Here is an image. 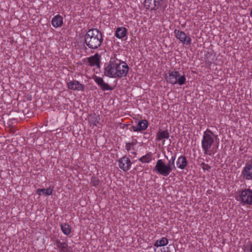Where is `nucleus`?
I'll list each match as a JSON object with an SVG mask.
<instances>
[{
    "mask_svg": "<svg viewBox=\"0 0 252 252\" xmlns=\"http://www.w3.org/2000/svg\"><path fill=\"white\" fill-rule=\"evenodd\" d=\"M131 162L126 156H124L118 160V166L124 172L129 170L131 166Z\"/></svg>",
    "mask_w": 252,
    "mask_h": 252,
    "instance_id": "8",
    "label": "nucleus"
},
{
    "mask_svg": "<svg viewBox=\"0 0 252 252\" xmlns=\"http://www.w3.org/2000/svg\"><path fill=\"white\" fill-rule=\"evenodd\" d=\"M179 71L174 70H169L168 72L165 74L164 77L167 83L176 84L177 77H178Z\"/></svg>",
    "mask_w": 252,
    "mask_h": 252,
    "instance_id": "9",
    "label": "nucleus"
},
{
    "mask_svg": "<svg viewBox=\"0 0 252 252\" xmlns=\"http://www.w3.org/2000/svg\"><path fill=\"white\" fill-rule=\"evenodd\" d=\"M200 166L204 171H209L211 169V166L204 162H202Z\"/></svg>",
    "mask_w": 252,
    "mask_h": 252,
    "instance_id": "29",
    "label": "nucleus"
},
{
    "mask_svg": "<svg viewBox=\"0 0 252 252\" xmlns=\"http://www.w3.org/2000/svg\"><path fill=\"white\" fill-rule=\"evenodd\" d=\"M170 134L168 130L158 131L157 133L156 140L162 141V145L165 144V139H169Z\"/></svg>",
    "mask_w": 252,
    "mask_h": 252,
    "instance_id": "15",
    "label": "nucleus"
},
{
    "mask_svg": "<svg viewBox=\"0 0 252 252\" xmlns=\"http://www.w3.org/2000/svg\"><path fill=\"white\" fill-rule=\"evenodd\" d=\"M243 250L244 252H252V242L248 243L244 246Z\"/></svg>",
    "mask_w": 252,
    "mask_h": 252,
    "instance_id": "27",
    "label": "nucleus"
},
{
    "mask_svg": "<svg viewBox=\"0 0 252 252\" xmlns=\"http://www.w3.org/2000/svg\"><path fill=\"white\" fill-rule=\"evenodd\" d=\"M136 143V140H135L134 141H133L131 142L126 143L125 148L128 154L133 155L134 156L136 155V150L135 148Z\"/></svg>",
    "mask_w": 252,
    "mask_h": 252,
    "instance_id": "17",
    "label": "nucleus"
},
{
    "mask_svg": "<svg viewBox=\"0 0 252 252\" xmlns=\"http://www.w3.org/2000/svg\"><path fill=\"white\" fill-rule=\"evenodd\" d=\"M188 165V161L185 156H180L176 161L177 167L181 170H184Z\"/></svg>",
    "mask_w": 252,
    "mask_h": 252,
    "instance_id": "14",
    "label": "nucleus"
},
{
    "mask_svg": "<svg viewBox=\"0 0 252 252\" xmlns=\"http://www.w3.org/2000/svg\"><path fill=\"white\" fill-rule=\"evenodd\" d=\"M152 160V154L149 152L141 157L139 160L142 163H149Z\"/></svg>",
    "mask_w": 252,
    "mask_h": 252,
    "instance_id": "23",
    "label": "nucleus"
},
{
    "mask_svg": "<svg viewBox=\"0 0 252 252\" xmlns=\"http://www.w3.org/2000/svg\"><path fill=\"white\" fill-rule=\"evenodd\" d=\"M94 80L103 91H111L113 90V88L107 83H105L101 77L95 76L94 77Z\"/></svg>",
    "mask_w": 252,
    "mask_h": 252,
    "instance_id": "11",
    "label": "nucleus"
},
{
    "mask_svg": "<svg viewBox=\"0 0 252 252\" xmlns=\"http://www.w3.org/2000/svg\"><path fill=\"white\" fill-rule=\"evenodd\" d=\"M250 16H251V17H252V10H251V11L250 12Z\"/></svg>",
    "mask_w": 252,
    "mask_h": 252,
    "instance_id": "33",
    "label": "nucleus"
},
{
    "mask_svg": "<svg viewBox=\"0 0 252 252\" xmlns=\"http://www.w3.org/2000/svg\"><path fill=\"white\" fill-rule=\"evenodd\" d=\"M168 243V240L166 237H162L160 240H157L154 244V246L158 248L166 246Z\"/></svg>",
    "mask_w": 252,
    "mask_h": 252,
    "instance_id": "22",
    "label": "nucleus"
},
{
    "mask_svg": "<svg viewBox=\"0 0 252 252\" xmlns=\"http://www.w3.org/2000/svg\"><path fill=\"white\" fill-rule=\"evenodd\" d=\"M91 184L93 186L95 187H97L99 184V181L98 179L96 177H93L91 179Z\"/></svg>",
    "mask_w": 252,
    "mask_h": 252,
    "instance_id": "28",
    "label": "nucleus"
},
{
    "mask_svg": "<svg viewBox=\"0 0 252 252\" xmlns=\"http://www.w3.org/2000/svg\"><path fill=\"white\" fill-rule=\"evenodd\" d=\"M241 176L247 180H252V162L246 164L241 172Z\"/></svg>",
    "mask_w": 252,
    "mask_h": 252,
    "instance_id": "10",
    "label": "nucleus"
},
{
    "mask_svg": "<svg viewBox=\"0 0 252 252\" xmlns=\"http://www.w3.org/2000/svg\"><path fill=\"white\" fill-rule=\"evenodd\" d=\"M42 189H38L36 190V193L38 194L39 196H41L42 194Z\"/></svg>",
    "mask_w": 252,
    "mask_h": 252,
    "instance_id": "31",
    "label": "nucleus"
},
{
    "mask_svg": "<svg viewBox=\"0 0 252 252\" xmlns=\"http://www.w3.org/2000/svg\"><path fill=\"white\" fill-rule=\"evenodd\" d=\"M61 228L64 235H69L71 233V228L68 223H62L61 224Z\"/></svg>",
    "mask_w": 252,
    "mask_h": 252,
    "instance_id": "21",
    "label": "nucleus"
},
{
    "mask_svg": "<svg viewBox=\"0 0 252 252\" xmlns=\"http://www.w3.org/2000/svg\"><path fill=\"white\" fill-rule=\"evenodd\" d=\"M174 33L176 38L184 45H190L191 44V38L189 35H187L184 32L175 29Z\"/></svg>",
    "mask_w": 252,
    "mask_h": 252,
    "instance_id": "6",
    "label": "nucleus"
},
{
    "mask_svg": "<svg viewBox=\"0 0 252 252\" xmlns=\"http://www.w3.org/2000/svg\"><path fill=\"white\" fill-rule=\"evenodd\" d=\"M100 120V119L99 116H96L94 115L91 117L89 122L91 124L96 126L98 124H99Z\"/></svg>",
    "mask_w": 252,
    "mask_h": 252,
    "instance_id": "25",
    "label": "nucleus"
},
{
    "mask_svg": "<svg viewBox=\"0 0 252 252\" xmlns=\"http://www.w3.org/2000/svg\"><path fill=\"white\" fill-rule=\"evenodd\" d=\"M163 0H145L144 6L150 10H156L160 7Z\"/></svg>",
    "mask_w": 252,
    "mask_h": 252,
    "instance_id": "7",
    "label": "nucleus"
},
{
    "mask_svg": "<svg viewBox=\"0 0 252 252\" xmlns=\"http://www.w3.org/2000/svg\"><path fill=\"white\" fill-rule=\"evenodd\" d=\"M52 26L55 28H58L63 26V18L62 16L57 14L52 18L51 20Z\"/></svg>",
    "mask_w": 252,
    "mask_h": 252,
    "instance_id": "13",
    "label": "nucleus"
},
{
    "mask_svg": "<svg viewBox=\"0 0 252 252\" xmlns=\"http://www.w3.org/2000/svg\"><path fill=\"white\" fill-rule=\"evenodd\" d=\"M217 136L208 128L204 131L201 140V147L204 154L211 156V149L215 142L214 138Z\"/></svg>",
    "mask_w": 252,
    "mask_h": 252,
    "instance_id": "3",
    "label": "nucleus"
},
{
    "mask_svg": "<svg viewBox=\"0 0 252 252\" xmlns=\"http://www.w3.org/2000/svg\"><path fill=\"white\" fill-rule=\"evenodd\" d=\"M55 244L60 252H66L67 247L66 243L65 242H61L59 240H57L55 242Z\"/></svg>",
    "mask_w": 252,
    "mask_h": 252,
    "instance_id": "20",
    "label": "nucleus"
},
{
    "mask_svg": "<svg viewBox=\"0 0 252 252\" xmlns=\"http://www.w3.org/2000/svg\"><path fill=\"white\" fill-rule=\"evenodd\" d=\"M67 87L68 89L73 91H83L84 90V85L77 80L68 82L67 83Z\"/></svg>",
    "mask_w": 252,
    "mask_h": 252,
    "instance_id": "12",
    "label": "nucleus"
},
{
    "mask_svg": "<svg viewBox=\"0 0 252 252\" xmlns=\"http://www.w3.org/2000/svg\"><path fill=\"white\" fill-rule=\"evenodd\" d=\"M89 65L91 66L100 67V56L98 54L89 57L88 60Z\"/></svg>",
    "mask_w": 252,
    "mask_h": 252,
    "instance_id": "16",
    "label": "nucleus"
},
{
    "mask_svg": "<svg viewBox=\"0 0 252 252\" xmlns=\"http://www.w3.org/2000/svg\"><path fill=\"white\" fill-rule=\"evenodd\" d=\"M129 67L125 62L111 59L104 65V74L111 78H121L126 76Z\"/></svg>",
    "mask_w": 252,
    "mask_h": 252,
    "instance_id": "1",
    "label": "nucleus"
},
{
    "mask_svg": "<svg viewBox=\"0 0 252 252\" xmlns=\"http://www.w3.org/2000/svg\"><path fill=\"white\" fill-rule=\"evenodd\" d=\"M173 167L171 165L170 161H168L166 164L162 159H158L155 166L154 170L156 172L163 176H167L172 172Z\"/></svg>",
    "mask_w": 252,
    "mask_h": 252,
    "instance_id": "4",
    "label": "nucleus"
},
{
    "mask_svg": "<svg viewBox=\"0 0 252 252\" xmlns=\"http://www.w3.org/2000/svg\"><path fill=\"white\" fill-rule=\"evenodd\" d=\"M205 62H206V64H207L209 65H210L212 63V62L211 61H207V60H206Z\"/></svg>",
    "mask_w": 252,
    "mask_h": 252,
    "instance_id": "32",
    "label": "nucleus"
},
{
    "mask_svg": "<svg viewBox=\"0 0 252 252\" xmlns=\"http://www.w3.org/2000/svg\"><path fill=\"white\" fill-rule=\"evenodd\" d=\"M103 40L102 33L96 29L89 30L85 35L87 46L91 49H96L100 46Z\"/></svg>",
    "mask_w": 252,
    "mask_h": 252,
    "instance_id": "2",
    "label": "nucleus"
},
{
    "mask_svg": "<svg viewBox=\"0 0 252 252\" xmlns=\"http://www.w3.org/2000/svg\"><path fill=\"white\" fill-rule=\"evenodd\" d=\"M148 126V123L147 120H143L138 122L137 127H133V131L139 132L146 130Z\"/></svg>",
    "mask_w": 252,
    "mask_h": 252,
    "instance_id": "19",
    "label": "nucleus"
},
{
    "mask_svg": "<svg viewBox=\"0 0 252 252\" xmlns=\"http://www.w3.org/2000/svg\"><path fill=\"white\" fill-rule=\"evenodd\" d=\"M235 199L243 205H252V189L249 188L242 189L239 192V194L235 196Z\"/></svg>",
    "mask_w": 252,
    "mask_h": 252,
    "instance_id": "5",
    "label": "nucleus"
},
{
    "mask_svg": "<svg viewBox=\"0 0 252 252\" xmlns=\"http://www.w3.org/2000/svg\"><path fill=\"white\" fill-rule=\"evenodd\" d=\"M53 191V187H49L47 189H42V194L45 195H50L52 194Z\"/></svg>",
    "mask_w": 252,
    "mask_h": 252,
    "instance_id": "26",
    "label": "nucleus"
},
{
    "mask_svg": "<svg viewBox=\"0 0 252 252\" xmlns=\"http://www.w3.org/2000/svg\"><path fill=\"white\" fill-rule=\"evenodd\" d=\"M186 82V77L185 75H180V72L178 74V77H177L176 84H178L180 86H182L185 84Z\"/></svg>",
    "mask_w": 252,
    "mask_h": 252,
    "instance_id": "24",
    "label": "nucleus"
},
{
    "mask_svg": "<svg viewBox=\"0 0 252 252\" xmlns=\"http://www.w3.org/2000/svg\"><path fill=\"white\" fill-rule=\"evenodd\" d=\"M127 34V30L124 27H118L117 28L115 35L119 39H122L126 36Z\"/></svg>",
    "mask_w": 252,
    "mask_h": 252,
    "instance_id": "18",
    "label": "nucleus"
},
{
    "mask_svg": "<svg viewBox=\"0 0 252 252\" xmlns=\"http://www.w3.org/2000/svg\"><path fill=\"white\" fill-rule=\"evenodd\" d=\"M176 159V156H174L171 157V158L169 161H170L171 165H172V166L173 167V168H175V167L174 166V162Z\"/></svg>",
    "mask_w": 252,
    "mask_h": 252,
    "instance_id": "30",
    "label": "nucleus"
}]
</instances>
